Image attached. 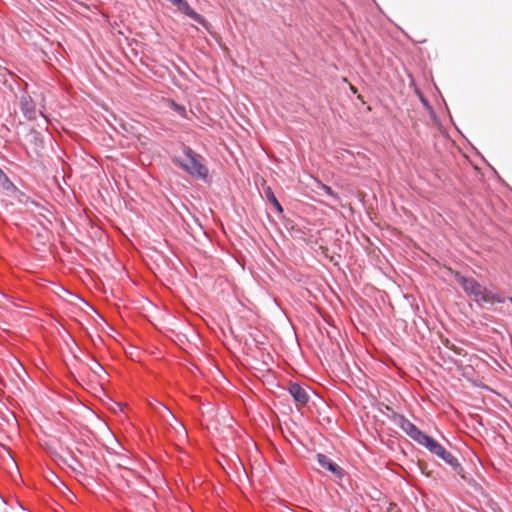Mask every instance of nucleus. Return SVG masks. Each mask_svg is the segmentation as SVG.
<instances>
[{
	"instance_id": "obj_1",
	"label": "nucleus",
	"mask_w": 512,
	"mask_h": 512,
	"mask_svg": "<svg viewBox=\"0 0 512 512\" xmlns=\"http://www.w3.org/2000/svg\"><path fill=\"white\" fill-rule=\"evenodd\" d=\"M449 273H451L458 283L462 286L464 291L473 296L476 301H482L486 303H502L504 302V298L498 294L493 293L488 290L486 287L482 286L473 278H466L462 276L459 272L448 269Z\"/></svg>"
},
{
	"instance_id": "obj_2",
	"label": "nucleus",
	"mask_w": 512,
	"mask_h": 512,
	"mask_svg": "<svg viewBox=\"0 0 512 512\" xmlns=\"http://www.w3.org/2000/svg\"><path fill=\"white\" fill-rule=\"evenodd\" d=\"M183 157H178L175 162L189 175L205 180L208 176V169L200 162L198 156L189 147H185Z\"/></svg>"
},
{
	"instance_id": "obj_3",
	"label": "nucleus",
	"mask_w": 512,
	"mask_h": 512,
	"mask_svg": "<svg viewBox=\"0 0 512 512\" xmlns=\"http://www.w3.org/2000/svg\"><path fill=\"white\" fill-rule=\"evenodd\" d=\"M422 446H425L431 453L441 458L452 468H461L458 460L432 437L429 436Z\"/></svg>"
},
{
	"instance_id": "obj_4",
	"label": "nucleus",
	"mask_w": 512,
	"mask_h": 512,
	"mask_svg": "<svg viewBox=\"0 0 512 512\" xmlns=\"http://www.w3.org/2000/svg\"><path fill=\"white\" fill-rule=\"evenodd\" d=\"M397 423L406 434H408L414 441L418 442L420 445H423L424 442L429 437L428 435L420 431L412 422H410L404 416H398Z\"/></svg>"
},
{
	"instance_id": "obj_5",
	"label": "nucleus",
	"mask_w": 512,
	"mask_h": 512,
	"mask_svg": "<svg viewBox=\"0 0 512 512\" xmlns=\"http://www.w3.org/2000/svg\"><path fill=\"white\" fill-rule=\"evenodd\" d=\"M290 395L293 397L297 404V407L305 406L309 401V395L307 391L297 383H291L288 387Z\"/></svg>"
},
{
	"instance_id": "obj_6",
	"label": "nucleus",
	"mask_w": 512,
	"mask_h": 512,
	"mask_svg": "<svg viewBox=\"0 0 512 512\" xmlns=\"http://www.w3.org/2000/svg\"><path fill=\"white\" fill-rule=\"evenodd\" d=\"M21 109L25 117L29 120H35L38 114L35 103L29 95H23L21 98Z\"/></svg>"
},
{
	"instance_id": "obj_7",
	"label": "nucleus",
	"mask_w": 512,
	"mask_h": 512,
	"mask_svg": "<svg viewBox=\"0 0 512 512\" xmlns=\"http://www.w3.org/2000/svg\"><path fill=\"white\" fill-rule=\"evenodd\" d=\"M176 7L178 8L179 11L183 12L185 15L189 16L193 20H195L199 23H204L203 17L200 14H198L197 12H195L190 7V5L188 4V2L186 0H179V3L176 4Z\"/></svg>"
},
{
	"instance_id": "obj_8",
	"label": "nucleus",
	"mask_w": 512,
	"mask_h": 512,
	"mask_svg": "<svg viewBox=\"0 0 512 512\" xmlns=\"http://www.w3.org/2000/svg\"><path fill=\"white\" fill-rule=\"evenodd\" d=\"M317 460L321 467L331 471L334 474H340L339 467L337 466V464L332 462L327 456L323 454H318Z\"/></svg>"
},
{
	"instance_id": "obj_9",
	"label": "nucleus",
	"mask_w": 512,
	"mask_h": 512,
	"mask_svg": "<svg viewBox=\"0 0 512 512\" xmlns=\"http://www.w3.org/2000/svg\"><path fill=\"white\" fill-rule=\"evenodd\" d=\"M0 187L6 192H17V187L10 181L7 175L0 169Z\"/></svg>"
},
{
	"instance_id": "obj_10",
	"label": "nucleus",
	"mask_w": 512,
	"mask_h": 512,
	"mask_svg": "<svg viewBox=\"0 0 512 512\" xmlns=\"http://www.w3.org/2000/svg\"><path fill=\"white\" fill-rule=\"evenodd\" d=\"M264 193H265L266 199L275 207V209L279 213H282L283 208H282L281 204L279 203V201L277 200V198L275 197V194L272 191L271 187L267 186L264 189Z\"/></svg>"
},
{
	"instance_id": "obj_11",
	"label": "nucleus",
	"mask_w": 512,
	"mask_h": 512,
	"mask_svg": "<svg viewBox=\"0 0 512 512\" xmlns=\"http://www.w3.org/2000/svg\"><path fill=\"white\" fill-rule=\"evenodd\" d=\"M7 193L10 194V195H13L20 203H23V204H28V203L35 204L34 201L30 200L24 193H22L19 190H18V193L17 192H7Z\"/></svg>"
},
{
	"instance_id": "obj_12",
	"label": "nucleus",
	"mask_w": 512,
	"mask_h": 512,
	"mask_svg": "<svg viewBox=\"0 0 512 512\" xmlns=\"http://www.w3.org/2000/svg\"><path fill=\"white\" fill-rule=\"evenodd\" d=\"M17 377L22 381L24 382V378H23V375L26 374L25 372V369L23 367V365L19 362V361H15V366L13 367Z\"/></svg>"
},
{
	"instance_id": "obj_13",
	"label": "nucleus",
	"mask_w": 512,
	"mask_h": 512,
	"mask_svg": "<svg viewBox=\"0 0 512 512\" xmlns=\"http://www.w3.org/2000/svg\"><path fill=\"white\" fill-rule=\"evenodd\" d=\"M90 369L99 377L102 373L105 374L104 368L96 361H93V366H91Z\"/></svg>"
},
{
	"instance_id": "obj_14",
	"label": "nucleus",
	"mask_w": 512,
	"mask_h": 512,
	"mask_svg": "<svg viewBox=\"0 0 512 512\" xmlns=\"http://www.w3.org/2000/svg\"><path fill=\"white\" fill-rule=\"evenodd\" d=\"M320 184V187L325 191V193L335 199H338L337 195L333 192V190L331 189V187L323 184V183H319Z\"/></svg>"
},
{
	"instance_id": "obj_15",
	"label": "nucleus",
	"mask_w": 512,
	"mask_h": 512,
	"mask_svg": "<svg viewBox=\"0 0 512 512\" xmlns=\"http://www.w3.org/2000/svg\"><path fill=\"white\" fill-rule=\"evenodd\" d=\"M386 512H401V510L399 509L397 504L389 503L387 508H386Z\"/></svg>"
},
{
	"instance_id": "obj_16",
	"label": "nucleus",
	"mask_w": 512,
	"mask_h": 512,
	"mask_svg": "<svg viewBox=\"0 0 512 512\" xmlns=\"http://www.w3.org/2000/svg\"><path fill=\"white\" fill-rule=\"evenodd\" d=\"M123 407H124V406H123L122 404H120V403H115V404H114V407L112 408V410H113L114 412H117V411H123Z\"/></svg>"
},
{
	"instance_id": "obj_17",
	"label": "nucleus",
	"mask_w": 512,
	"mask_h": 512,
	"mask_svg": "<svg viewBox=\"0 0 512 512\" xmlns=\"http://www.w3.org/2000/svg\"><path fill=\"white\" fill-rule=\"evenodd\" d=\"M174 107L175 109L181 113V114H184L185 113V108L183 106H180V105H177V104H174Z\"/></svg>"
},
{
	"instance_id": "obj_18",
	"label": "nucleus",
	"mask_w": 512,
	"mask_h": 512,
	"mask_svg": "<svg viewBox=\"0 0 512 512\" xmlns=\"http://www.w3.org/2000/svg\"><path fill=\"white\" fill-rule=\"evenodd\" d=\"M350 89H351V91H352L353 93H356V92H357V89H356L354 86H352V85L350 86Z\"/></svg>"
},
{
	"instance_id": "obj_19",
	"label": "nucleus",
	"mask_w": 512,
	"mask_h": 512,
	"mask_svg": "<svg viewBox=\"0 0 512 512\" xmlns=\"http://www.w3.org/2000/svg\"><path fill=\"white\" fill-rule=\"evenodd\" d=\"M508 300L510 301V303L512 304V297H509Z\"/></svg>"
}]
</instances>
